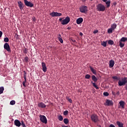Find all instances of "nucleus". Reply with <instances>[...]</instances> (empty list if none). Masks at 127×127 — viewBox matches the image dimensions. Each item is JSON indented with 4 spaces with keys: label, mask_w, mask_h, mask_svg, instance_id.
<instances>
[{
    "label": "nucleus",
    "mask_w": 127,
    "mask_h": 127,
    "mask_svg": "<svg viewBox=\"0 0 127 127\" xmlns=\"http://www.w3.org/2000/svg\"><path fill=\"white\" fill-rule=\"evenodd\" d=\"M91 77H92V79L93 81H94L95 82H96L98 81V78H97V77H96V76L92 75Z\"/></svg>",
    "instance_id": "obj_22"
},
{
    "label": "nucleus",
    "mask_w": 127,
    "mask_h": 127,
    "mask_svg": "<svg viewBox=\"0 0 127 127\" xmlns=\"http://www.w3.org/2000/svg\"><path fill=\"white\" fill-rule=\"evenodd\" d=\"M120 46L121 48H123L125 46V44L123 43L121 41L120 42Z\"/></svg>",
    "instance_id": "obj_34"
},
{
    "label": "nucleus",
    "mask_w": 127,
    "mask_h": 127,
    "mask_svg": "<svg viewBox=\"0 0 127 127\" xmlns=\"http://www.w3.org/2000/svg\"><path fill=\"white\" fill-rule=\"evenodd\" d=\"M40 121L42 122L43 124H47V119H46V117L44 115H40Z\"/></svg>",
    "instance_id": "obj_4"
},
{
    "label": "nucleus",
    "mask_w": 127,
    "mask_h": 127,
    "mask_svg": "<svg viewBox=\"0 0 127 127\" xmlns=\"http://www.w3.org/2000/svg\"><path fill=\"white\" fill-rule=\"evenodd\" d=\"M91 0V1H92V0Z\"/></svg>",
    "instance_id": "obj_57"
},
{
    "label": "nucleus",
    "mask_w": 127,
    "mask_h": 127,
    "mask_svg": "<svg viewBox=\"0 0 127 127\" xmlns=\"http://www.w3.org/2000/svg\"><path fill=\"white\" fill-rule=\"evenodd\" d=\"M119 106H118V108L120 109V108H122V109H125V106H126V102L124 101H120L119 102Z\"/></svg>",
    "instance_id": "obj_11"
},
{
    "label": "nucleus",
    "mask_w": 127,
    "mask_h": 127,
    "mask_svg": "<svg viewBox=\"0 0 127 127\" xmlns=\"http://www.w3.org/2000/svg\"><path fill=\"white\" fill-rule=\"evenodd\" d=\"M16 35H17V37H16V38H17V39L18 38V35H17V34H16Z\"/></svg>",
    "instance_id": "obj_52"
},
{
    "label": "nucleus",
    "mask_w": 127,
    "mask_h": 127,
    "mask_svg": "<svg viewBox=\"0 0 127 127\" xmlns=\"http://www.w3.org/2000/svg\"><path fill=\"white\" fill-rule=\"evenodd\" d=\"M67 29L70 30V29H71V28H70V27H67Z\"/></svg>",
    "instance_id": "obj_51"
},
{
    "label": "nucleus",
    "mask_w": 127,
    "mask_h": 127,
    "mask_svg": "<svg viewBox=\"0 0 127 127\" xmlns=\"http://www.w3.org/2000/svg\"><path fill=\"white\" fill-rule=\"evenodd\" d=\"M65 98L68 101V102L72 104V99L71 98H69L68 96H66Z\"/></svg>",
    "instance_id": "obj_29"
},
{
    "label": "nucleus",
    "mask_w": 127,
    "mask_h": 127,
    "mask_svg": "<svg viewBox=\"0 0 127 127\" xmlns=\"http://www.w3.org/2000/svg\"><path fill=\"white\" fill-rule=\"evenodd\" d=\"M62 127H68V126H63Z\"/></svg>",
    "instance_id": "obj_53"
},
{
    "label": "nucleus",
    "mask_w": 127,
    "mask_h": 127,
    "mask_svg": "<svg viewBox=\"0 0 127 127\" xmlns=\"http://www.w3.org/2000/svg\"><path fill=\"white\" fill-rule=\"evenodd\" d=\"M80 12L82 13H86L87 11H88V7L86 6H82L80 8H79Z\"/></svg>",
    "instance_id": "obj_6"
},
{
    "label": "nucleus",
    "mask_w": 127,
    "mask_h": 127,
    "mask_svg": "<svg viewBox=\"0 0 127 127\" xmlns=\"http://www.w3.org/2000/svg\"><path fill=\"white\" fill-rule=\"evenodd\" d=\"M115 65V61L114 60H111L109 62V67L110 68H113Z\"/></svg>",
    "instance_id": "obj_17"
},
{
    "label": "nucleus",
    "mask_w": 127,
    "mask_h": 127,
    "mask_svg": "<svg viewBox=\"0 0 127 127\" xmlns=\"http://www.w3.org/2000/svg\"><path fill=\"white\" fill-rule=\"evenodd\" d=\"M113 30H114L112 28H111L108 30V33H113Z\"/></svg>",
    "instance_id": "obj_33"
},
{
    "label": "nucleus",
    "mask_w": 127,
    "mask_h": 127,
    "mask_svg": "<svg viewBox=\"0 0 127 127\" xmlns=\"http://www.w3.org/2000/svg\"><path fill=\"white\" fill-rule=\"evenodd\" d=\"M107 41H106V42L103 41V42H102L101 43V45H102V46H103L104 47H107Z\"/></svg>",
    "instance_id": "obj_25"
},
{
    "label": "nucleus",
    "mask_w": 127,
    "mask_h": 127,
    "mask_svg": "<svg viewBox=\"0 0 127 127\" xmlns=\"http://www.w3.org/2000/svg\"><path fill=\"white\" fill-rule=\"evenodd\" d=\"M99 32V30H96L93 31L94 34H96V33H98Z\"/></svg>",
    "instance_id": "obj_41"
},
{
    "label": "nucleus",
    "mask_w": 127,
    "mask_h": 127,
    "mask_svg": "<svg viewBox=\"0 0 127 127\" xmlns=\"http://www.w3.org/2000/svg\"><path fill=\"white\" fill-rule=\"evenodd\" d=\"M104 96H106V97H108L109 96V93L105 92L103 93Z\"/></svg>",
    "instance_id": "obj_38"
},
{
    "label": "nucleus",
    "mask_w": 127,
    "mask_h": 127,
    "mask_svg": "<svg viewBox=\"0 0 127 127\" xmlns=\"http://www.w3.org/2000/svg\"><path fill=\"white\" fill-rule=\"evenodd\" d=\"M113 5H117V2H114Z\"/></svg>",
    "instance_id": "obj_48"
},
{
    "label": "nucleus",
    "mask_w": 127,
    "mask_h": 127,
    "mask_svg": "<svg viewBox=\"0 0 127 127\" xmlns=\"http://www.w3.org/2000/svg\"><path fill=\"white\" fill-rule=\"evenodd\" d=\"M23 52H24V53H25L26 54H27V49H25L23 50Z\"/></svg>",
    "instance_id": "obj_42"
},
{
    "label": "nucleus",
    "mask_w": 127,
    "mask_h": 127,
    "mask_svg": "<svg viewBox=\"0 0 127 127\" xmlns=\"http://www.w3.org/2000/svg\"><path fill=\"white\" fill-rule=\"evenodd\" d=\"M21 126H22V127H26V126L25 125L24 122H23V120L21 121Z\"/></svg>",
    "instance_id": "obj_31"
},
{
    "label": "nucleus",
    "mask_w": 127,
    "mask_h": 127,
    "mask_svg": "<svg viewBox=\"0 0 127 127\" xmlns=\"http://www.w3.org/2000/svg\"><path fill=\"white\" fill-rule=\"evenodd\" d=\"M24 60H25V62H28V57H26L24 58Z\"/></svg>",
    "instance_id": "obj_40"
},
{
    "label": "nucleus",
    "mask_w": 127,
    "mask_h": 127,
    "mask_svg": "<svg viewBox=\"0 0 127 127\" xmlns=\"http://www.w3.org/2000/svg\"><path fill=\"white\" fill-rule=\"evenodd\" d=\"M33 20H35V19H33Z\"/></svg>",
    "instance_id": "obj_55"
},
{
    "label": "nucleus",
    "mask_w": 127,
    "mask_h": 127,
    "mask_svg": "<svg viewBox=\"0 0 127 127\" xmlns=\"http://www.w3.org/2000/svg\"><path fill=\"white\" fill-rule=\"evenodd\" d=\"M120 41L121 42H126V41H127V38L123 37L121 39Z\"/></svg>",
    "instance_id": "obj_20"
},
{
    "label": "nucleus",
    "mask_w": 127,
    "mask_h": 127,
    "mask_svg": "<svg viewBox=\"0 0 127 127\" xmlns=\"http://www.w3.org/2000/svg\"><path fill=\"white\" fill-rule=\"evenodd\" d=\"M58 40L60 41V42H61V43H63V39H62V38H60Z\"/></svg>",
    "instance_id": "obj_39"
},
{
    "label": "nucleus",
    "mask_w": 127,
    "mask_h": 127,
    "mask_svg": "<svg viewBox=\"0 0 127 127\" xmlns=\"http://www.w3.org/2000/svg\"><path fill=\"white\" fill-rule=\"evenodd\" d=\"M106 4H107V7H109L111 5V1L108 0V1H106Z\"/></svg>",
    "instance_id": "obj_28"
},
{
    "label": "nucleus",
    "mask_w": 127,
    "mask_h": 127,
    "mask_svg": "<svg viewBox=\"0 0 127 127\" xmlns=\"http://www.w3.org/2000/svg\"><path fill=\"white\" fill-rule=\"evenodd\" d=\"M63 18H61L59 19V21H61L62 24V21H63V20L62 19H63Z\"/></svg>",
    "instance_id": "obj_43"
},
{
    "label": "nucleus",
    "mask_w": 127,
    "mask_h": 127,
    "mask_svg": "<svg viewBox=\"0 0 127 127\" xmlns=\"http://www.w3.org/2000/svg\"><path fill=\"white\" fill-rule=\"evenodd\" d=\"M125 90H127V86L125 87Z\"/></svg>",
    "instance_id": "obj_54"
},
{
    "label": "nucleus",
    "mask_w": 127,
    "mask_h": 127,
    "mask_svg": "<svg viewBox=\"0 0 127 127\" xmlns=\"http://www.w3.org/2000/svg\"><path fill=\"white\" fill-rule=\"evenodd\" d=\"M17 3L18 4L19 9H21V10L23 9L24 6H23V3H22V2H21V1H19L17 2Z\"/></svg>",
    "instance_id": "obj_16"
},
{
    "label": "nucleus",
    "mask_w": 127,
    "mask_h": 127,
    "mask_svg": "<svg viewBox=\"0 0 127 127\" xmlns=\"http://www.w3.org/2000/svg\"><path fill=\"white\" fill-rule=\"evenodd\" d=\"M83 22V18L80 17L78 18L76 20V23L77 24H80Z\"/></svg>",
    "instance_id": "obj_18"
},
{
    "label": "nucleus",
    "mask_w": 127,
    "mask_h": 127,
    "mask_svg": "<svg viewBox=\"0 0 127 127\" xmlns=\"http://www.w3.org/2000/svg\"><path fill=\"white\" fill-rule=\"evenodd\" d=\"M3 47L4 49H5V50H6L7 52H11V51L10 50V47H9V45L8 44V43H5L4 44Z\"/></svg>",
    "instance_id": "obj_9"
},
{
    "label": "nucleus",
    "mask_w": 127,
    "mask_h": 127,
    "mask_svg": "<svg viewBox=\"0 0 127 127\" xmlns=\"http://www.w3.org/2000/svg\"><path fill=\"white\" fill-rule=\"evenodd\" d=\"M68 115V111L65 110V111L64 112V116H67Z\"/></svg>",
    "instance_id": "obj_37"
},
{
    "label": "nucleus",
    "mask_w": 127,
    "mask_h": 127,
    "mask_svg": "<svg viewBox=\"0 0 127 127\" xmlns=\"http://www.w3.org/2000/svg\"><path fill=\"white\" fill-rule=\"evenodd\" d=\"M69 22H70V17L67 16L64 19H63V21H62V24H63V25H65L68 24Z\"/></svg>",
    "instance_id": "obj_5"
},
{
    "label": "nucleus",
    "mask_w": 127,
    "mask_h": 127,
    "mask_svg": "<svg viewBox=\"0 0 127 127\" xmlns=\"http://www.w3.org/2000/svg\"><path fill=\"white\" fill-rule=\"evenodd\" d=\"M10 105H11L12 106H13V105H15V101L12 100L10 102Z\"/></svg>",
    "instance_id": "obj_32"
},
{
    "label": "nucleus",
    "mask_w": 127,
    "mask_h": 127,
    "mask_svg": "<svg viewBox=\"0 0 127 127\" xmlns=\"http://www.w3.org/2000/svg\"><path fill=\"white\" fill-rule=\"evenodd\" d=\"M89 68L90 69V71H91L92 73L93 74H94V75H96L97 74V71L94 69L92 66H89Z\"/></svg>",
    "instance_id": "obj_19"
},
{
    "label": "nucleus",
    "mask_w": 127,
    "mask_h": 127,
    "mask_svg": "<svg viewBox=\"0 0 127 127\" xmlns=\"http://www.w3.org/2000/svg\"><path fill=\"white\" fill-rule=\"evenodd\" d=\"M79 35H80V36H82L83 35V33H82V32H80L79 33Z\"/></svg>",
    "instance_id": "obj_49"
},
{
    "label": "nucleus",
    "mask_w": 127,
    "mask_h": 127,
    "mask_svg": "<svg viewBox=\"0 0 127 127\" xmlns=\"http://www.w3.org/2000/svg\"><path fill=\"white\" fill-rule=\"evenodd\" d=\"M91 83L93 84V86L95 88V89H96V90H99V87L96 85V83L93 82V81H91Z\"/></svg>",
    "instance_id": "obj_21"
},
{
    "label": "nucleus",
    "mask_w": 127,
    "mask_h": 127,
    "mask_svg": "<svg viewBox=\"0 0 127 127\" xmlns=\"http://www.w3.org/2000/svg\"><path fill=\"white\" fill-rule=\"evenodd\" d=\"M111 28L113 30H115V29H116V28H117V24L114 23L113 25H112Z\"/></svg>",
    "instance_id": "obj_24"
},
{
    "label": "nucleus",
    "mask_w": 127,
    "mask_h": 127,
    "mask_svg": "<svg viewBox=\"0 0 127 127\" xmlns=\"http://www.w3.org/2000/svg\"><path fill=\"white\" fill-rule=\"evenodd\" d=\"M3 91H4V88L2 86L0 87V95L3 93Z\"/></svg>",
    "instance_id": "obj_26"
},
{
    "label": "nucleus",
    "mask_w": 127,
    "mask_h": 127,
    "mask_svg": "<svg viewBox=\"0 0 127 127\" xmlns=\"http://www.w3.org/2000/svg\"><path fill=\"white\" fill-rule=\"evenodd\" d=\"M58 39H60V38H62V37H61V35L59 34L58 37Z\"/></svg>",
    "instance_id": "obj_44"
},
{
    "label": "nucleus",
    "mask_w": 127,
    "mask_h": 127,
    "mask_svg": "<svg viewBox=\"0 0 127 127\" xmlns=\"http://www.w3.org/2000/svg\"><path fill=\"white\" fill-rule=\"evenodd\" d=\"M96 9L98 11H105L106 7L102 3H99L96 5Z\"/></svg>",
    "instance_id": "obj_3"
},
{
    "label": "nucleus",
    "mask_w": 127,
    "mask_h": 127,
    "mask_svg": "<svg viewBox=\"0 0 127 127\" xmlns=\"http://www.w3.org/2000/svg\"><path fill=\"white\" fill-rule=\"evenodd\" d=\"M105 106H114V102L112 100H110L109 99H107L106 104H105Z\"/></svg>",
    "instance_id": "obj_10"
},
{
    "label": "nucleus",
    "mask_w": 127,
    "mask_h": 127,
    "mask_svg": "<svg viewBox=\"0 0 127 127\" xmlns=\"http://www.w3.org/2000/svg\"><path fill=\"white\" fill-rule=\"evenodd\" d=\"M108 43L110 45H114V41H113L112 40H110L108 41Z\"/></svg>",
    "instance_id": "obj_30"
},
{
    "label": "nucleus",
    "mask_w": 127,
    "mask_h": 127,
    "mask_svg": "<svg viewBox=\"0 0 127 127\" xmlns=\"http://www.w3.org/2000/svg\"><path fill=\"white\" fill-rule=\"evenodd\" d=\"M113 80H119V86H125L127 83V78H122L121 80V77H118L117 76H114L112 77Z\"/></svg>",
    "instance_id": "obj_1"
},
{
    "label": "nucleus",
    "mask_w": 127,
    "mask_h": 127,
    "mask_svg": "<svg viewBox=\"0 0 127 127\" xmlns=\"http://www.w3.org/2000/svg\"><path fill=\"white\" fill-rule=\"evenodd\" d=\"M58 119L59 121L62 122V121H63V116H62V115H60L58 116Z\"/></svg>",
    "instance_id": "obj_27"
},
{
    "label": "nucleus",
    "mask_w": 127,
    "mask_h": 127,
    "mask_svg": "<svg viewBox=\"0 0 127 127\" xmlns=\"http://www.w3.org/2000/svg\"><path fill=\"white\" fill-rule=\"evenodd\" d=\"M50 15L52 16V17H55L56 16H61L62 15V13H58V12H52L50 13Z\"/></svg>",
    "instance_id": "obj_7"
},
{
    "label": "nucleus",
    "mask_w": 127,
    "mask_h": 127,
    "mask_svg": "<svg viewBox=\"0 0 127 127\" xmlns=\"http://www.w3.org/2000/svg\"><path fill=\"white\" fill-rule=\"evenodd\" d=\"M14 125L16 127H20L21 126V122L18 120H15L14 121Z\"/></svg>",
    "instance_id": "obj_12"
},
{
    "label": "nucleus",
    "mask_w": 127,
    "mask_h": 127,
    "mask_svg": "<svg viewBox=\"0 0 127 127\" xmlns=\"http://www.w3.org/2000/svg\"><path fill=\"white\" fill-rule=\"evenodd\" d=\"M24 2L25 5L26 6H28L29 7H33V3H31V2L27 0H24Z\"/></svg>",
    "instance_id": "obj_8"
},
{
    "label": "nucleus",
    "mask_w": 127,
    "mask_h": 127,
    "mask_svg": "<svg viewBox=\"0 0 127 127\" xmlns=\"http://www.w3.org/2000/svg\"><path fill=\"white\" fill-rule=\"evenodd\" d=\"M9 41V39H8V38L5 37L4 38V42H8Z\"/></svg>",
    "instance_id": "obj_35"
},
{
    "label": "nucleus",
    "mask_w": 127,
    "mask_h": 127,
    "mask_svg": "<svg viewBox=\"0 0 127 127\" xmlns=\"http://www.w3.org/2000/svg\"><path fill=\"white\" fill-rule=\"evenodd\" d=\"M2 36V32L0 31V38Z\"/></svg>",
    "instance_id": "obj_45"
},
{
    "label": "nucleus",
    "mask_w": 127,
    "mask_h": 127,
    "mask_svg": "<svg viewBox=\"0 0 127 127\" xmlns=\"http://www.w3.org/2000/svg\"><path fill=\"white\" fill-rule=\"evenodd\" d=\"M64 123L65 125H68L69 124V120L67 118H65L64 119Z\"/></svg>",
    "instance_id": "obj_23"
},
{
    "label": "nucleus",
    "mask_w": 127,
    "mask_h": 127,
    "mask_svg": "<svg viewBox=\"0 0 127 127\" xmlns=\"http://www.w3.org/2000/svg\"><path fill=\"white\" fill-rule=\"evenodd\" d=\"M42 67L43 68V71L44 73L47 71V67H46V64L45 63H42Z\"/></svg>",
    "instance_id": "obj_13"
},
{
    "label": "nucleus",
    "mask_w": 127,
    "mask_h": 127,
    "mask_svg": "<svg viewBox=\"0 0 127 127\" xmlns=\"http://www.w3.org/2000/svg\"><path fill=\"white\" fill-rule=\"evenodd\" d=\"M103 0V1H104V2H107V0Z\"/></svg>",
    "instance_id": "obj_50"
},
{
    "label": "nucleus",
    "mask_w": 127,
    "mask_h": 127,
    "mask_svg": "<svg viewBox=\"0 0 127 127\" xmlns=\"http://www.w3.org/2000/svg\"><path fill=\"white\" fill-rule=\"evenodd\" d=\"M84 0V1H86V0Z\"/></svg>",
    "instance_id": "obj_56"
},
{
    "label": "nucleus",
    "mask_w": 127,
    "mask_h": 127,
    "mask_svg": "<svg viewBox=\"0 0 127 127\" xmlns=\"http://www.w3.org/2000/svg\"><path fill=\"white\" fill-rule=\"evenodd\" d=\"M85 78V79H89L90 78H91V75H90L89 74H86Z\"/></svg>",
    "instance_id": "obj_36"
},
{
    "label": "nucleus",
    "mask_w": 127,
    "mask_h": 127,
    "mask_svg": "<svg viewBox=\"0 0 127 127\" xmlns=\"http://www.w3.org/2000/svg\"><path fill=\"white\" fill-rule=\"evenodd\" d=\"M116 95L117 96H120V91H117V93H116Z\"/></svg>",
    "instance_id": "obj_46"
},
{
    "label": "nucleus",
    "mask_w": 127,
    "mask_h": 127,
    "mask_svg": "<svg viewBox=\"0 0 127 127\" xmlns=\"http://www.w3.org/2000/svg\"><path fill=\"white\" fill-rule=\"evenodd\" d=\"M38 107L43 109L44 108H46V105H45L43 102H40L38 104Z\"/></svg>",
    "instance_id": "obj_15"
},
{
    "label": "nucleus",
    "mask_w": 127,
    "mask_h": 127,
    "mask_svg": "<svg viewBox=\"0 0 127 127\" xmlns=\"http://www.w3.org/2000/svg\"><path fill=\"white\" fill-rule=\"evenodd\" d=\"M23 72H24V79L25 80L23 81L22 85L23 86H24V87H26V85H25V83H26V72H25V71L24 70Z\"/></svg>",
    "instance_id": "obj_14"
},
{
    "label": "nucleus",
    "mask_w": 127,
    "mask_h": 127,
    "mask_svg": "<svg viewBox=\"0 0 127 127\" xmlns=\"http://www.w3.org/2000/svg\"><path fill=\"white\" fill-rule=\"evenodd\" d=\"M71 41L72 42H76V40L71 39Z\"/></svg>",
    "instance_id": "obj_47"
},
{
    "label": "nucleus",
    "mask_w": 127,
    "mask_h": 127,
    "mask_svg": "<svg viewBox=\"0 0 127 127\" xmlns=\"http://www.w3.org/2000/svg\"><path fill=\"white\" fill-rule=\"evenodd\" d=\"M90 119L92 121V122H93V123H98V122H99V116H98V115H97L96 114H92L90 116Z\"/></svg>",
    "instance_id": "obj_2"
}]
</instances>
